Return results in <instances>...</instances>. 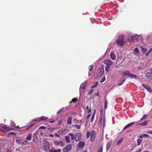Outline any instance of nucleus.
Returning a JSON list of instances; mask_svg holds the SVG:
<instances>
[{"mask_svg":"<svg viewBox=\"0 0 152 152\" xmlns=\"http://www.w3.org/2000/svg\"><path fill=\"white\" fill-rule=\"evenodd\" d=\"M116 42L120 46H123L125 43L124 35H121L119 36Z\"/></svg>","mask_w":152,"mask_h":152,"instance_id":"f257e3e1","label":"nucleus"},{"mask_svg":"<svg viewBox=\"0 0 152 152\" xmlns=\"http://www.w3.org/2000/svg\"><path fill=\"white\" fill-rule=\"evenodd\" d=\"M43 150L47 152L50 149L49 144L48 141L47 140L46 138L43 140Z\"/></svg>","mask_w":152,"mask_h":152,"instance_id":"f03ea898","label":"nucleus"},{"mask_svg":"<svg viewBox=\"0 0 152 152\" xmlns=\"http://www.w3.org/2000/svg\"><path fill=\"white\" fill-rule=\"evenodd\" d=\"M138 37L137 35H132L129 34V35L128 37V40L129 42L133 41L134 39L137 38Z\"/></svg>","mask_w":152,"mask_h":152,"instance_id":"7ed1b4c3","label":"nucleus"},{"mask_svg":"<svg viewBox=\"0 0 152 152\" xmlns=\"http://www.w3.org/2000/svg\"><path fill=\"white\" fill-rule=\"evenodd\" d=\"M90 140L91 142H94L95 140L96 137V133L95 130H93L91 132Z\"/></svg>","mask_w":152,"mask_h":152,"instance_id":"20e7f679","label":"nucleus"},{"mask_svg":"<svg viewBox=\"0 0 152 152\" xmlns=\"http://www.w3.org/2000/svg\"><path fill=\"white\" fill-rule=\"evenodd\" d=\"M72 146L70 144L67 145L63 149V152H68L71 150Z\"/></svg>","mask_w":152,"mask_h":152,"instance_id":"39448f33","label":"nucleus"},{"mask_svg":"<svg viewBox=\"0 0 152 152\" xmlns=\"http://www.w3.org/2000/svg\"><path fill=\"white\" fill-rule=\"evenodd\" d=\"M14 129L11 127H7L6 126H2V128L1 129V130L3 132H5V131L8 132L10 131L13 130Z\"/></svg>","mask_w":152,"mask_h":152,"instance_id":"423d86ee","label":"nucleus"},{"mask_svg":"<svg viewBox=\"0 0 152 152\" xmlns=\"http://www.w3.org/2000/svg\"><path fill=\"white\" fill-rule=\"evenodd\" d=\"M75 140L76 142L79 141L81 138V134L80 133L77 132L75 135Z\"/></svg>","mask_w":152,"mask_h":152,"instance_id":"0eeeda50","label":"nucleus"},{"mask_svg":"<svg viewBox=\"0 0 152 152\" xmlns=\"http://www.w3.org/2000/svg\"><path fill=\"white\" fill-rule=\"evenodd\" d=\"M103 63L107 66H110L113 64L112 62L110 59L104 60V61Z\"/></svg>","mask_w":152,"mask_h":152,"instance_id":"6e6552de","label":"nucleus"},{"mask_svg":"<svg viewBox=\"0 0 152 152\" xmlns=\"http://www.w3.org/2000/svg\"><path fill=\"white\" fill-rule=\"evenodd\" d=\"M33 141L36 143H37L38 142L39 140L37 135L36 134L33 135Z\"/></svg>","mask_w":152,"mask_h":152,"instance_id":"1a4fd4ad","label":"nucleus"},{"mask_svg":"<svg viewBox=\"0 0 152 152\" xmlns=\"http://www.w3.org/2000/svg\"><path fill=\"white\" fill-rule=\"evenodd\" d=\"M143 87L146 89L150 93H152V89L148 85H146L144 84L142 85Z\"/></svg>","mask_w":152,"mask_h":152,"instance_id":"9d476101","label":"nucleus"},{"mask_svg":"<svg viewBox=\"0 0 152 152\" xmlns=\"http://www.w3.org/2000/svg\"><path fill=\"white\" fill-rule=\"evenodd\" d=\"M85 144V143L83 142H80L78 144V147L79 149L82 148Z\"/></svg>","mask_w":152,"mask_h":152,"instance_id":"9b49d317","label":"nucleus"},{"mask_svg":"<svg viewBox=\"0 0 152 152\" xmlns=\"http://www.w3.org/2000/svg\"><path fill=\"white\" fill-rule=\"evenodd\" d=\"M47 117L44 116H42L38 118V119L39 121H45L48 119Z\"/></svg>","mask_w":152,"mask_h":152,"instance_id":"f8f14e48","label":"nucleus"},{"mask_svg":"<svg viewBox=\"0 0 152 152\" xmlns=\"http://www.w3.org/2000/svg\"><path fill=\"white\" fill-rule=\"evenodd\" d=\"M125 79L124 78H123L121 79L118 82V85L119 86L122 85L125 81Z\"/></svg>","mask_w":152,"mask_h":152,"instance_id":"ddd939ff","label":"nucleus"},{"mask_svg":"<svg viewBox=\"0 0 152 152\" xmlns=\"http://www.w3.org/2000/svg\"><path fill=\"white\" fill-rule=\"evenodd\" d=\"M148 122V121L145 120L144 122L138 124V125L142 126H145L147 124Z\"/></svg>","mask_w":152,"mask_h":152,"instance_id":"4468645a","label":"nucleus"},{"mask_svg":"<svg viewBox=\"0 0 152 152\" xmlns=\"http://www.w3.org/2000/svg\"><path fill=\"white\" fill-rule=\"evenodd\" d=\"M111 142H108L107 143V145H106V150L107 151L108 150L110 149V148L111 147Z\"/></svg>","mask_w":152,"mask_h":152,"instance_id":"2eb2a0df","label":"nucleus"},{"mask_svg":"<svg viewBox=\"0 0 152 152\" xmlns=\"http://www.w3.org/2000/svg\"><path fill=\"white\" fill-rule=\"evenodd\" d=\"M110 56L111 58L113 60L115 59V56L113 52H111L110 53Z\"/></svg>","mask_w":152,"mask_h":152,"instance_id":"dca6fc26","label":"nucleus"},{"mask_svg":"<svg viewBox=\"0 0 152 152\" xmlns=\"http://www.w3.org/2000/svg\"><path fill=\"white\" fill-rule=\"evenodd\" d=\"M94 65L93 64H91V65L89 66L88 67L89 68V72H88V75L89 76H90L91 75L90 74V72L92 71V69H93L94 67Z\"/></svg>","mask_w":152,"mask_h":152,"instance_id":"f3484780","label":"nucleus"},{"mask_svg":"<svg viewBox=\"0 0 152 152\" xmlns=\"http://www.w3.org/2000/svg\"><path fill=\"white\" fill-rule=\"evenodd\" d=\"M72 118L71 117H69L68 118L67 121V124L69 125H71L72 124Z\"/></svg>","mask_w":152,"mask_h":152,"instance_id":"a211bd4d","label":"nucleus"},{"mask_svg":"<svg viewBox=\"0 0 152 152\" xmlns=\"http://www.w3.org/2000/svg\"><path fill=\"white\" fill-rule=\"evenodd\" d=\"M65 139L66 140V141L67 143H69L70 142V137L68 136H66L65 137Z\"/></svg>","mask_w":152,"mask_h":152,"instance_id":"6ab92c4d","label":"nucleus"},{"mask_svg":"<svg viewBox=\"0 0 152 152\" xmlns=\"http://www.w3.org/2000/svg\"><path fill=\"white\" fill-rule=\"evenodd\" d=\"M134 122H132V123H129V124H128L127 125L125 126L124 127L123 129H126V128H128L129 127V126H131L132 125H133L134 124Z\"/></svg>","mask_w":152,"mask_h":152,"instance_id":"aec40b11","label":"nucleus"},{"mask_svg":"<svg viewBox=\"0 0 152 152\" xmlns=\"http://www.w3.org/2000/svg\"><path fill=\"white\" fill-rule=\"evenodd\" d=\"M129 77L131 78H134V79H136L137 78V76L136 75H134L132 74H129Z\"/></svg>","mask_w":152,"mask_h":152,"instance_id":"412c9836","label":"nucleus"},{"mask_svg":"<svg viewBox=\"0 0 152 152\" xmlns=\"http://www.w3.org/2000/svg\"><path fill=\"white\" fill-rule=\"evenodd\" d=\"M32 137V134L30 133L26 137V139L28 140H31Z\"/></svg>","mask_w":152,"mask_h":152,"instance_id":"4be33fe9","label":"nucleus"},{"mask_svg":"<svg viewBox=\"0 0 152 152\" xmlns=\"http://www.w3.org/2000/svg\"><path fill=\"white\" fill-rule=\"evenodd\" d=\"M64 107H62L60 110H59L57 113V114H58L61 113L63 112L64 110Z\"/></svg>","mask_w":152,"mask_h":152,"instance_id":"5701e85b","label":"nucleus"},{"mask_svg":"<svg viewBox=\"0 0 152 152\" xmlns=\"http://www.w3.org/2000/svg\"><path fill=\"white\" fill-rule=\"evenodd\" d=\"M123 140V138H121L120 140H119L117 141L116 144L117 145H119L122 142Z\"/></svg>","mask_w":152,"mask_h":152,"instance_id":"b1692460","label":"nucleus"},{"mask_svg":"<svg viewBox=\"0 0 152 152\" xmlns=\"http://www.w3.org/2000/svg\"><path fill=\"white\" fill-rule=\"evenodd\" d=\"M102 151L103 146H102L98 148L97 152H102Z\"/></svg>","mask_w":152,"mask_h":152,"instance_id":"393cba45","label":"nucleus"},{"mask_svg":"<svg viewBox=\"0 0 152 152\" xmlns=\"http://www.w3.org/2000/svg\"><path fill=\"white\" fill-rule=\"evenodd\" d=\"M147 117V115H144L143 116V117L141 118L140 119V121H139L141 122L142 120H145V119H146V118Z\"/></svg>","mask_w":152,"mask_h":152,"instance_id":"a878e982","label":"nucleus"},{"mask_svg":"<svg viewBox=\"0 0 152 152\" xmlns=\"http://www.w3.org/2000/svg\"><path fill=\"white\" fill-rule=\"evenodd\" d=\"M69 135L71 137V139L72 140H74L75 139L74 135L71 133H69Z\"/></svg>","mask_w":152,"mask_h":152,"instance_id":"bb28decb","label":"nucleus"},{"mask_svg":"<svg viewBox=\"0 0 152 152\" xmlns=\"http://www.w3.org/2000/svg\"><path fill=\"white\" fill-rule=\"evenodd\" d=\"M86 108L87 110L88 111V113H90L91 111V108L90 107H89L88 106H87L86 107Z\"/></svg>","mask_w":152,"mask_h":152,"instance_id":"cd10ccee","label":"nucleus"},{"mask_svg":"<svg viewBox=\"0 0 152 152\" xmlns=\"http://www.w3.org/2000/svg\"><path fill=\"white\" fill-rule=\"evenodd\" d=\"M27 142L28 141L27 140H25L22 142L21 145H27Z\"/></svg>","mask_w":152,"mask_h":152,"instance_id":"c85d7f7f","label":"nucleus"},{"mask_svg":"<svg viewBox=\"0 0 152 152\" xmlns=\"http://www.w3.org/2000/svg\"><path fill=\"white\" fill-rule=\"evenodd\" d=\"M142 140L140 139H138L137 141V145H139L140 144Z\"/></svg>","mask_w":152,"mask_h":152,"instance_id":"c756f323","label":"nucleus"},{"mask_svg":"<svg viewBox=\"0 0 152 152\" xmlns=\"http://www.w3.org/2000/svg\"><path fill=\"white\" fill-rule=\"evenodd\" d=\"M72 102L73 103H75L77 101V99L76 98H74L72 100Z\"/></svg>","mask_w":152,"mask_h":152,"instance_id":"7c9ffc66","label":"nucleus"},{"mask_svg":"<svg viewBox=\"0 0 152 152\" xmlns=\"http://www.w3.org/2000/svg\"><path fill=\"white\" fill-rule=\"evenodd\" d=\"M110 68V66H107L105 68V71H106L107 72H108Z\"/></svg>","mask_w":152,"mask_h":152,"instance_id":"2f4dec72","label":"nucleus"},{"mask_svg":"<svg viewBox=\"0 0 152 152\" xmlns=\"http://www.w3.org/2000/svg\"><path fill=\"white\" fill-rule=\"evenodd\" d=\"M151 75V74L150 72H148L145 74V75L146 77H150Z\"/></svg>","mask_w":152,"mask_h":152,"instance_id":"473e14b6","label":"nucleus"},{"mask_svg":"<svg viewBox=\"0 0 152 152\" xmlns=\"http://www.w3.org/2000/svg\"><path fill=\"white\" fill-rule=\"evenodd\" d=\"M98 84V82H96L94 83V84L92 85L91 87V88H94Z\"/></svg>","mask_w":152,"mask_h":152,"instance_id":"72a5a7b5","label":"nucleus"},{"mask_svg":"<svg viewBox=\"0 0 152 152\" xmlns=\"http://www.w3.org/2000/svg\"><path fill=\"white\" fill-rule=\"evenodd\" d=\"M74 126L77 129H79L81 127V126L78 124H75L74 125Z\"/></svg>","mask_w":152,"mask_h":152,"instance_id":"f704fd0d","label":"nucleus"},{"mask_svg":"<svg viewBox=\"0 0 152 152\" xmlns=\"http://www.w3.org/2000/svg\"><path fill=\"white\" fill-rule=\"evenodd\" d=\"M142 52H143L144 53H145L147 51V49L145 48H143L142 47Z\"/></svg>","mask_w":152,"mask_h":152,"instance_id":"c9c22d12","label":"nucleus"},{"mask_svg":"<svg viewBox=\"0 0 152 152\" xmlns=\"http://www.w3.org/2000/svg\"><path fill=\"white\" fill-rule=\"evenodd\" d=\"M94 115H95V112H94V113L93 115L92 116V117L91 118V122H93V120H94Z\"/></svg>","mask_w":152,"mask_h":152,"instance_id":"e433bc0d","label":"nucleus"},{"mask_svg":"<svg viewBox=\"0 0 152 152\" xmlns=\"http://www.w3.org/2000/svg\"><path fill=\"white\" fill-rule=\"evenodd\" d=\"M91 134V132L90 133L89 132H87L86 133V137L87 138L89 137Z\"/></svg>","mask_w":152,"mask_h":152,"instance_id":"4c0bfd02","label":"nucleus"},{"mask_svg":"<svg viewBox=\"0 0 152 152\" xmlns=\"http://www.w3.org/2000/svg\"><path fill=\"white\" fill-rule=\"evenodd\" d=\"M149 136V135L147 134H144L140 136V137H148Z\"/></svg>","mask_w":152,"mask_h":152,"instance_id":"58836bf2","label":"nucleus"},{"mask_svg":"<svg viewBox=\"0 0 152 152\" xmlns=\"http://www.w3.org/2000/svg\"><path fill=\"white\" fill-rule=\"evenodd\" d=\"M16 142L18 145L20 144L21 142L20 140L18 139H17L16 141Z\"/></svg>","mask_w":152,"mask_h":152,"instance_id":"ea45409f","label":"nucleus"},{"mask_svg":"<svg viewBox=\"0 0 152 152\" xmlns=\"http://www.w3.org/2000/svg\"><path fill=\"white\" fill-rule=\"evenodd\" d=\"M54 129L53 128H48V130L49 132L52 131Z\"/></svg>","mask_w":152,"mask_h":152,"instance_id":"a19ab883","label":"nucleus"},{"mask_svg":"<svg viewBox=\"0 0 152 152\" xmlns=\"http://www.w3.org/2000/svg\"><path fill=\"white\" fill-rule=\"evenodd\" d=\"M46 129V127L45 126H40L39 127V129Z\"/></svg>","mask_w":152,"mask_h":152,"instance_id":"79ce46f5","label":"nucleus"},{"mask_svg":"<svg viewBox=\"0 0 152 152\" xmlns=\"http://www.w3.org/2000/svg\"><path fill=\"white\" fill-rule=\"evenodd\" d=\"M129 74H130L129 73H127V72H126L124 73V76L127 75L129 76Z\"/></svg>","mask_w":152,"mask_h":152,"instance_id":"37998d69","label":"nucleus"},{"mask_svg":"<svg viewBox=\"0 0 152 152\" xmlns=\"http://www.w3.org/2000/svg\"><path fill=\"white\" fill-rule=\"evenodd\" d=\"M134 52H136L138 53L139 52L138 49V48H135L134 50Z\"/></svg>","mask_w":152,"mask_h":152,"instance_id":"c03bdc74","label":"nucleus"},{"mask_svg":"<svg viewBox=\"0 0 152 152\" xmlns=\"http://www.w3.org/2000/svg\"><path fill=\"white\" fill-rule=\"evenodd\" d=\"M54 143L57 145H59V142L57 140H55L54 141Z\"/></svg>","mask_w":152,"mask_h":152,"instance_id":"a18cd8bd","label":"nucleus"},{"mask_svg":"<svg viewBox=\"0 0 152 152\" xmlns=\"http://www.w3.org/2000/svg\"><path fill=\"white\" fill-rule=\"evenodd\" d=\"M105 80V78L104 77H103L102 79L100 81V82L101 83H103V82H104V80Z\"/></svg>","mask_w":152,"mask_h":152,"instance_id":"49530a36","label":"nucleus"},{"mask_svg":"<svg viewBox=\"0 0 152 152\" xmlns=\"http://www.w3.org/2000/svg\"><path fill=\"white\" fill-rule=\"evenodd\" d=\"M85 86H86L84 84H82L81 85L80 87L81 88H82L83 89H84L85 88Z\"/></svg>","mask_w":152,"mask_h":152,"instance_id":"de8ad7c7","label":"nucleus"},{"mask_svg":"<svg viewBox=\"0 0 152 152\" xmlns=\"http://www.w3.org/2000/svg\"><path fill=\"white\" fill-rule=\"evenodd\" d=\"M11 134H14L15 135H17V134L16 133H15L13 132H10L8 133V135H10Z\"/></svg>","mask_w":152,"mask_h":152,"instance_id":"09e8293b","label":"nucleus"},{"mask_svg":"<svg viewBox=\"0 0 152 152\" xmlns=\"http://www.w3.org/2000/svg\"><path fill=\"white\" fill-rule=\"evenodd\" d=\"M61 152V150L60 149H58V150H54V152Z\"/></svg>","mask_w":152,"mask_h":152,"instance_id":"8fccbe9b","label":"nucleus"},{"mask_svg":"<svg viewBox=\"0 0 152 152\" xmlns=\"http://www.w3.org/2000/svg\"><path fill=\"white\" fill-rule=\"evenodd\" d=\"M102 121V115L100 118L99 121V123H101Z\"/></svg>","mask_w":152,"mask_h":152,"instance_id":"3c124183","label":"nucleus"},{"mask_svg":"<svg viewBox=\"0 0 152 152\" xmlns=\"http://www.w3.org/2000/svg\"><path fill=\"white\" fill-rule=\"evenodd\" d=\"M11 126H14L15 125V124L13 122H11L10 124Z\"/></svg>","mask_w":152,"mask_h":152,"instance_id":"603ef678","label":"nucleus"},{"mask_svg":"<svg viewBox=\"0 0 152 152\" xmlns=\"http://www.w3.org/2000/svg\"><path fill=\"white\" fill-rule=\"evenodd\" d=\"M93 91H94V89H92L91 90L89 91V92L88 93V94L91 95L92 94V92H93Z\"/></svg>","mask_w":152,"mask_h":152,"instance_id":"864d4df0","label":"nucleus"},{"mask_svg":"<svg viewBox=\"0 0 152 152\" xmlns=\"http://www.w3.org/2000/svg\"><path fill=\"white\" fill-rule=\"evenodd\" d=\"M91 114H89V115H88L87 116V118H86V119H89V118H90V116H91Z\"/></svg>","mask_w":152,"mask_h":152,"instance_id":"5fc2aeb1","label":"nucleus"},{"mask_svg":"<svg viewBox=\"0 0 152 152\" xmlns=\"http://www.w3.org/2000/svg\"><path fill=\"white\" fill-rule=\"evenodd\" d=\"M55 121V120H52V121H49V122H50V123H54Z\"/></svg>","mask_w":152,"mask_h":152,"instance_id":"6e6d98bb","label":"nucleus"},{"mask_svg":"<svg viewBox=\"0 0 152 152\" xmlns=\"http://www.w3.org/2000/svg\"><path fill=\"white\" fill-rule=\"evenodd\" d=\"M59 144H60L61 146H62L63 145V142L62 141H60L59 142Z\"/></svg>","mask_w":152,"mask_h":152,"instance_id":"4d7b16f0","label":"nucleus"},{"mask_svg":"<svg viewBox=\"0 0 152 152\" xmlns=\"http://www.w3.org/2000/svg\"><path fill=\"white\" fill-rule=\"evenodd\" d=\"M147 133H148L149 134H152V131H148L147 132Z\"/></svg>","mask_w":152,"mask_h":152,"instance_id":"13d9d810","label":"nucleus"},{"mask_svg":"<svg viewBox=\"0 0 152 152\" xmlns=\"http://www.w3.org/2000/svg\"><path fill=\"white\" fill-rule=\"evenodd\" d=\"M149 71L150 72L152 75V68H151L149 69Z\"/></svg>","mask_w":152,"mask_h":152,"instance_id":"bf43d9fd","label":"nucleus"},{"mask_svg":"<svg viewBox=\"0 0 152 152\" xmlns=\"http://www.w3.org/2000/svg\"><path fill=\"white\" fill-rule=\"evenodd\" d=\"M150 52H147V53H146V54H145V56H148L149 55V54H150Z\"/></svg>","mask_w":152,"mask_h":152,"instance_id":"052dcab7","label":"nucleus"},{"mask_svg":"<svg viewBox=\"0 0 152 152\" xmlns=\"http://www.w3.org/2000/svg\"><path fill=\"white\" fill-rule=\"evenodd\" d=\"M96 95L97 96H99V92H97L96 94Z\"/></svg>","mask_w":152,"mask_h":152,"instance_id":"680f3d73","label":"nucleus"},{"mask_svg":"<svg viewBox=\"0 0 152 152\" xmlns=\"http://www.w3.org/2000/svg\"><path fill=\"white\" fill-rule=\"evenodd\" d=\"M107 99H106L105 101V104H107Z\"/></svg>","mask_w":152,"mask_h":152,"instance_id":"e2e57ef3","label":"nucleus"},{"mask_svg":"<svg viewBox=\"0 0 152 152\" xmlns=\"http://www.w3.org/2000/svg\"><path fill=\"white\" fill-rule=\"evenodd\" d=\"M152 51V48H151L150 49H149V52H151Z\"/></svg>","mask_w":152,"mask_h":152,"instance_id":"0e129e2a","label":"nucleus"},{"mask_svg":"<svg viewBox=\"0 0 152 152\" xmlns=\"http://www.w3.org/2000/svg\"><path fill=\"white\" fill-rule=\"evenodd\" d=\"M49 136L52 137H54V135L52 134H50L49 135Z\"/></svg>","mask_w":152,"mask_h":152,"instance_id":"69168bd1","label":"nucleus"},{"mask_svg":"<svg viewBox=\"0 0 152 152\" xmlns=\"http://www.w3.org/2000/svg\"><path fill=\"white\" fill-rule=\"evenodd\" d=\"M55 135L58 137H59V136L58 135L57 133H55Z\"/></svg>","mask_w":152,"mask_h":152,"instance_id":"338daca9","label":"nucleus"},{"mask_svg":"<svg viewBox=\"0 0 152 152\" xmlns=\"http://www.w3.org/2000/svg\"><path fill=\"white\" fill-rule=\"evenodd\" d=\"M107 104H104V108L105 109H106L107 108Z\"/></svg>","mask_w":152,"mask_h":152,"instance_id":"774afa93","label":"nucleus"}]
</instances>
